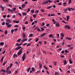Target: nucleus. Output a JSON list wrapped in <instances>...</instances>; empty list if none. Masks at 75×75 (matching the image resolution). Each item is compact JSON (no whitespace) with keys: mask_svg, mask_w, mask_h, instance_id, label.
<instances>
[{"mask_svg":"<svg viewBox=\"0 0 75 75\" xmlns=\"http://www.w3.org/2000/svg\"><path fill=\"white\" fill-rule=\"evenodd\" d=\"M48 2L47 1H44L42 3V4L45 5L46 4H48Z\"/></svg>","mask_w":75,"mask_h":75,"instance_id":"obj_1","label":"nucleus"},{"mask_svg":"<svg viewBox=\"0 0 75 75\" xmlns=\"http://www.w3.org/2000/svg\"><path fill=\"white\" fill-rule=\"evenodd\" d=\"M6 21L7 22H8V23H12V21H11L10 19H7L6 20Z\"/></svg>","mask_w":75,"mask_h":75,"instance_id":"obj_2","label":"nucleus"},{"mask_svg":"<svg viewBox=\"0 0 75 75\" xmlns=\"http://www.w3.org/2000/svg\"><path fill=\"white\" fill-rule=\"evenodd\" d=\"M65 27H66V28H68V29H70V28H71V27H70V26L68 25H66L65 26Z\"/></svg>","mask_w":75,"mask_h":75,"instance_id":"obj_3","label":"nucleus"},{"mask_svg":"<svg viewBox=\"0 0 75 75\" xmlns=\"http://www.w3.org/2000/svg\"><path fill=\"white\" fill-rule=\"evenodd\" d=\"M8 11L9 12H11V13H13V10H11L10 8H8Z\"/></svg>","mask_w":75,"mask_h":75,"instance_id":"obj_4","label":"nucleus"},{"mask_svg":"<svg viewBox=\"0 0 75 75\" xmlns=\"http://www.w3.org/2000/svg\"><path fill=\"white\" fill-rule=\"evenodd\" d=\"M21 48V46H19L17 47L15 50H20Z\"/></svg>","mask_w":75,"mask_h":75,"instance_id":"obj_5","label":"nucleus"},{"mask_svg":"<svg viewBox=\"0 0 75 75\" xmlns=\"http://www.w3.org/2000/svg\"><path fill=\"white\" fill-rule=\"evenodd\" d=\"M22 36L23 38H25V35L24 33H23L22 34Z\"/></svg>","mask_w":75,"mask_h":75,"instance_id":"obj_6","label":"nucleus"},{"mask_svg":"<svg viewBox=\"0 0 75 75\" xmlns=\"http://www.w3.org/2000/svg\"><path fill=\"white\" fill-rule=\"evenodd\" d=\"M3 1L5 3H8V0H3Z\"/></svg>","mask_w":75,"mask_h":75,"instance_id":"obj_7","label":"nucleus"},{"mask_svg":"<svg viewBox=\"0 0 75 75\" xmlns=\"http://www.w3.org/2000/svg\"><path fill=\"white\" fill-rule=\"evenodd\" d=\"M46 35V33H43L41 35V37H43Z\"/></svg>","mask_w":75,"mask_h":75,"instance_id":"obj_8","label":"nucleus"},{"mask_svg":"<svg viewBox=\"0 0 75 75\" xmlns=\"http://www.w3.org/2000/svg\"><path fill=\"white\" fill-rule=\"evenodd\" d=\"M3 59H4V57H2L1 60V62H3Z\"/></svg>","mask_w":75,"mask_h":75,"instance_id":"obj_9","label":"nucleus"},{"mask_svg":"<svg viewBox=\"0 0 75 75\" xmlns=\"http://www.w3.org/2000/svg\"><path fill=\"white\" fill-rule=\"evenodd\" d=\"M67 61L66 60H64V61L63 62H64V65H65L66 64H67Z\"/></svg>","mask_w":75,"mask_h":75,"instance_id":"obj_10","label":"nucleus"},{"mask_svg":"<svg viewBox=\"0 0 75 75\" xmlns=\"http://www.w3.org/2000/svg\"><path fill=\"white\" fill-rule=\"evenodd\" d=\"M56 25L57 27H60V25H59V24L57 23L56 24Z\"/></svg>","mask_w":75,"mask_h":75,"instance_id":"obj_11","label":"nucleus"},{"mask_svg":"<svg viewBox=\"0 0 75 75\" xmlns=\"http://www.w3.org/2000/svg\"><path fill=\"white\" fill-rule=\"evenodd\" d=\"M25 6V4H23L22 5L21 7L22 8H24Z\"/></svg>","mask_w":75,"mask_h":75,"instance_id":"obj_12","label":"nucleus"},{"mask_svg":"<svg viewBox=\"0 0 75 75\" xmlns=\"http://www.w3.org/2000/svg\"><path fill=\"white\" fill-rule=\"evenodd\" d=\"M61 35L62 37H64V33H62L61 34Z\"/></svg>","mask_w":75,"mask_h":75,"instance_id":"obj_13","label":"nucleus"},{"mask_svg":"<svg viewBox=\"0 0 75 75\" xmlns=\"http://www.w3.org/2000/svg\"><path fill=\"white\" fill-rule=\"evenodd\" d=\"M8 68H7V69L6 70V72H7V74H8L9 71H8V69H9Z\"/></svg>","mask_w":75,"mask_h":75,"instance_id":"obj_14","label":"nucleus"},{"mask_svg":"<svg viewBox=\"0 0 75 75\" xmlns=\"http://www.w3.org/2000/svg\"><path fill=\"white\" fill-rule=\"evenodd\" d=\"M4 44V42H1L0 43V45H2L3 46V45Z\"/></svg>","mask_w":75,"mask_h":75,"instance_id":"obj_15","label":"nucleus"},{"mask_svg":"<svg viewBox=\"0 0 75 75\" xmlns=\"http://www.w3.org/2000/svg\"><path fill=\"white\" fill-rule=\"evenodd\" d=\"M7 62V61H6L3 64V66H4L5 65H6V64Z\"/></svg>","mask_w":75,"mask_h":75,"instance_id":"obj_16","label":"nucleus"},{"mask_svg":"<svg viewBox=\"0 0 75 75\" xmlns=\"http://www.w3.org/2000/svg\"><path fill=\"white\" fill-rule=\"evenodd\" d=\"M10 27H11V24H9L7 26V27L10 28Z\"/></svg>","mask_w":75,"mask_h":75,"instance_id":"obj_17","label":"nucleus"},{"mask_svg":"<svg viewBox=\"0 0 75 75\" xmlns=\"http://www.w3.org/2000/svg\"><path fill=\"white\" fill-rule=\"evenodd\" d=\"M1 72H6V71H5V70H4L3 69H2L1 70Z\"/></svg>","mask_w":75,"mask_h":75,"instance_id":"obj_18","label":"nucleus"},{"mask_svg":"<svg viewBox=\"0 0 75 75\" xmlns=\"http://www.w3.org/2000/svg\"><path fill=\"white\" fill-rule=\"evenodd\" d=\"M13 57L14 58H15L16 57H17V55L16 54H15L13 55Z\"/></svg>","mask_w":75,"mask_h":75,"instance_id":"obj_19","label":"nucleus"},{"mask_svg":"<svg viewBox=\"0 0 75 75\" xmlns=\"http://www.w3.org/2000/svg\"><path fill=\"white\" fill-rule=\"evenodd\" d=\"M39 67H40V68H42V64H39Z\"/></svg>","mask_w":75,"mask_h":75,"instance_id":"obj_20","label":"nucleus"},{"mask_svg":"<svg viewBox=\"0 0 75 75\" xmlns=\"http://www.w3.org/2000/svg\"><path fill=\"white\" fill-rule=\"evenodd\" d=\"M68 9L69 11H71L72 10V8H68Z\"/></svg>","mask_w":75,"mask_h":75,"instance_id":"obj_21","label":"nucleus"},{"mask_svg":"<svg viewBox=\"0 0 75 75\" xmlns=\"http://www.w3.org/2000/svg\"><path fill=\"white\" fill-rule=\"evenodd\" d=\"M31 69V68L29 67L28 68V69H27V72H29L30 70Z\"/></svg>","mask_w":75,"mask_h":75,"instance_id":"obj_22","label":"nucleus"},{"mask_svg":"<svg viewBox=\"0 0 75 75\" xmlns=\"http://www.w3.org/2000/svg\"><path fill=\"white\" fill-rule=\"evenodd\" d=\"M25 58V57H22V61H24Z\"/></svg>","mask_w":75,"mask_h":75,"instance_id":"obj_23","label":"nucleus"},{"mask_svg":"<svg viewBox=\"0 0 75 75\" xmlns=\"http://www.w3.org/2000/svg\"><path fill=\"white\" fill-rule=\"evenodd\" d=\"M32 70L33 71H35V69L34 67H32Z\"/></svg>","mask_w":75,"mask_h":75,"instance_id":"obj_24","label":"nucleus"},{"mask_svg":"<svg viewBox=\"0 0 75 75\" xmlns=\"http://www.w3.org/2000/svg\"><path fill=\"white\" fill-rule=\"evenodd\" d=\"M23 16H26V15H27V13H25V12H23Z\"/></svg>","mask_w":75,"mask_h":75,"instance_id":"obj_25","label":"nucleus"},{"mask_svg":"<svg viewBox=\"0 0 75 75\" xmlns=\"http://www.w3.org/2000/svg\"><path fill=\"white\" fill-rule=\"evenodd\" d=\"M52 7V6H49V7H48L47 8V9H50V8H51Z\"/></svg>","mask_w":75,"mask_h":75,"instance_id":"obj_26","label":"nucleus"},{"mask_svg":"<svg viewBox=\"0 0 75 75\" xmlns=\"http://www.w3.org/2000/svg\"><path fill=\"white\" fill-rule=\"evenodd\" d=\"M21 53H20L19 52H18V56H19V55H21Z\"/></svg>","mask_w":75,"mask_h":75,"instance_id":"obj_27","label":"nucleus"},{"mask_svg":"<svg viewBox=\"0 0 75 75\" xmlns=\"http://www.w3.org/2000/svg\"><path fill=\"white\" fill-rule=\"evenodd\" d=\"M31 13H32L33 14L34 13V11L33 10H32L31 11H30Z\"/></svg>","mask_w":75,"mask_h":75,"instance_id":"obj_28","label":"nucleus"},{"mask_svg":"<svg viewBox=\"0 0 75 75\" xmlns=\"http://www.w3.org/2000/svg\"><path fill=\"white\" fill-rule=\"evenodd\" d=\"M5 34L6 35H7V30H5Z\"/></svg>","mask_w":75,"mask_h":75,"instance_id":"obj_29","label":"nucleus"},{"mask_svg":"<svg viewBox=\"0 0 75 75\" xmlns=\"http://www.w3.org/2000/svg\"><path fill=\"white\" fill-rule=\"evenodd\" d=\"M23 52L22 50H19V52L20 53H21V54H22V52Z\"/></svg>","mask_w":75,"mask_h":75,"instance_id":"obj_30","label":"nucleus"},{"mask_svg":"<svg viewBox=\"0 0 75 75\" xmlns=\"http://www.w3.org/2000/svg\"><path fill=\"white\" fill-rule=\"evenodd\" d=\"M69 62L70 64H72V61L71 60H69Z\"/></svg>","mask_w":75,"mask_h":75,"instance_id":"obj_31","label":"nucleus"},{"mask_svg":"<svg viewBox=\"0 0 75 75\" xmlns=\"http://www.w3.org/2000/svg\"><path fill=\"white\" fill-rule=\"evenodd\" d=\"M16 8H13V11H16Z\"/></svg>","mask_w":75,"mask_h":75,"instance_id":"obj_32","label":"nucleus"},{"mask_svg":"<svg viewBox=\"0 0 75 75\" xmlns=\"http://www.w3.org/2000/svg\"><path fill=\"white\" fill-rule=\"evenodd\" d=\"M41 30L42 31H44V29L42 28H41Z\"/></svg>","mask_w":75,"mask_h":75,"instance_id":"obj_33","label":"nucleus"},{"mask_svg":"<svg viewBox=\"0 0 75 75\" xmlns=\"http://www.w3.org/2000/svg\"><path fill=\"white\" fill-rule=\"evenodd\" d=\"M33 36V35L32 34H30V35H29L30 37H32Z\"/></svg>","mask_w":75,"mask_h":75,"instance_id":"obj_34","label":"nucleus"},{"mask_svg":"<svg viewBox=\"0 0 75 75\" xmlns=\"http://www.w3.org/2000/svg\"><path fill=\"white\" fill-rule=\"evenodd\" d=\"M37 30L38 31H41V30H40V29L39 28H37Z\"/></svg>","mask_w":75,"mask_h":75,"instance_id":"obj_35","label":"nucleus"},{"mask_svg":"<svg viewBox=\"0 0 75 75\" xmlns=\"http://www.w3.org/2000/svg\"><path fill=\"white\" fill-rule=\"evenodd\" d=\"M69 1L68 2L69 4H70L71 3V0H69Z\"/></svg>","mask_w":75,"mask_h":75,"instance_id":"obj_36","label":"nucleus"},{"mask_svg":"<svg viewBox=\"0 0 75 75\" xmlns=\"http://www.w3.org/2000/svg\"><path fill=\"white\" fill-rule=\"evenodd\" d=\"M21 41V39H19L17 40V42H20Z\"/></svg>","mask_w":75,"mask_h":75,"instance_id":"obj_37","label":"nucleus"},{"mask_svg":"<svg viewBox=\"0 0 75 75\" xmlns=\"http://www.w3.org/2000/svg\"><path fill=\"white\" fill-rule=\"evenodd\" d=\"M44 68L45 69H48V68H47V67H46V66H44Z\"/></svg>","mask_w":75,"mask_h":75,"instance_id":"obj_38","label":"nucleus"},{"mask_svg":"<svg viewBox=\"0 0 75 75\" xmlns=\"http://www.w3.org/2000/svg\"><path fill=\"white\" fill-rule=\"evenodd\" d=\"M57 62H55L54 63V65L55 66V65H57Z\"/></svg>","mask_w":75,"mask_h":75,"instance_id":"obj_39","label":"nucleus"},{"mask_svg":"<svg viewBox=\"0 0 75 75\" xmlns=\"http://www.w3.org/2000/svg\"><path fill=\"white\" fill-rule=\"evenodd\" d=\"M2 25H5V22H4L2 23Z\"/></svg>","mask_w":75,"mask_h":75,"instance_id":"obj_40","label":"nucleus"},{"mask_svg":"<svg viewBox=\"0 0 75 75\" xmlns=\"http://www.w3.org/2000/svg\"><path fill=\"white\" fill-rule=\"evenodd\" d=\"M33 17L34 18H36V15L33 14Z\"/></svg>","mask_w":75,"mask_h":75,"instance_id":"obj_41","label":"nucleus"},{"mask_svg":"<svg viewBox=\"0 0 75 75\" xmlns=\"http://www.w3.org/2000/svg\"><path fill=\"white\" fill-rule=\"evenodd\" d=\"M13 32H14V30L12 29L11 30V33L12 34H13Z\"/></svg>","mask_w":75,"mask_h":75,"instance_id":"obj_42","label":"nucleus"},{"mask_svg":"<svg viewBox=\"0 0 75 75\" xmlns=\"http://www.w3.org/2000/svg\"><path fill=\"white\" fill-rule=\"evenodd\" d=\"M45 25V23H42V26H44V25Z\"/></svg>","mask_w":75,"mask_h":75,"instance_id":"obj_43","label":"nucleus"},{"mask_svg":"<svg viewBox=\"0 0 75 75\" xmlns=\"http://www.w3.org/2000/svg\"><path fill=\"white\" fill-rule=\"evenodd\" d=\"M70 17L69 16H67V19H68L69 20V18Z\"/></svg>","mask_w":75,"mask_h":75,"instance_id":"obj_44","label":"nucleus"},{"mask_svg":"<svg viewBox=\"0 0 75 75\" xmlns=\"http://www.w3.org/2000/svg\"><path fill=\"white\" fill-rule=\"evenodd\" d=\"M42 52H43V53H45V54H47V52L45 51H42Z\"/></svg>","mask_w":75,"mask_h":75,"instance_id":"obj_45","label":"nucleus"},{"mask_svg":"<svg viewBox=\"0 0 75 75\" xmlns=\"http://www.w3.org/2000/svg\"><path fill=\"white\" fill-rule=\"evenodd\" d=\"M30 11V9L28 8V10L27 11V13H28V12L29 11Z\"/></svg>","mask_w":75,"mask_h":75,"instance_id":"obj_46","label":"nucleus"},{"mask_svg":"<svg viewBox=\"0 0 75 75\" xmlns=\"http://www.w3.org/2000/svg\"><path fill=\"white\" fill-rule=\"evenodd\" d=\"M28 23V21H26L25 23V24H27Z\"/></svg>","mask_w":75,"mask_h":75,"instance_id":"obj_47","label":"nucleus"},{"mask_svg":"<svg viewBox=\"0 0 75 75\" xmlns=\"http://www.w3.org/2000/svg\"><path fill=\"white\" fill-rule=\"evenodd\" d=\"M53 35H52V34H51L49 35V37H52Z\"/></svg>","mask_w":75,"mask_h":75,"instance_id":"obj_48","label":"nucleus"},{"mask_svg":"<svg viewBox=\"0 0 75 75\" xmlns=\"http://www.w3.org/2000/svg\"><path fill=\"white\" fill-rule=\"evenodd\" d=\"M47 2H49V3H51V2H52V1L50 0H47Z\"/></svg>","mask_w":75,"mask_h":75,"instance_id":"obj_49","label":"nucleus"},{"mask_svg":"<svg viewBox=\"0 0 75 75\" xmlns=\"http://www.w3.org/2000/svg\"><path fill=\"white\" fill-rule=\"evenodd\" d=\"M40 71H37L36 73V74H38V73H40Z\"/></svg>","mask_w":75,"mask_h":75,"instance_id":"obj_50","label":"nucleus"},{"mask_svg":"<svg viewBox=\"0 0 75 75\" xmlns=\"http://www.w3.org/2000/svg\"><path fill=\"white\" fill-rule=\"evenodd\" d=\"M28 46H30V44H28L26 46V47H28Z\"/></svg>","mask_w":75,"mask_h":75,"instance_id":"obj_51","label":"nucleus"},{"mask_svg":"<svg viewBox=\"0 0 75 75\" xmlns=\"http://www.w3.org/2000/svg\"><path fill=\"white\" fill-rule=\"evenodd\" d=\"M58 5H59V6H61V3H59L58 4Z\"/></svg>","mask_w":75,"mask_h":75,"instance_id":"obj_52","label":"nucleus"},{"mask_svg":"<svg viewBox=\"0 0 75 75\" xmlns=\"http://www.w3.org/2000/svg\"><path fill=\"white\" fill-rule=\"evenodd\" d=\"M27 3H28V2H27V1H25L24 2V4H27Z\"/></svg>","mask_w":75,"mask_h":75,"instance_id":"obj_53","label":"nucleus"},{"mask_svg":"<svg viewBox=\"0 0 75 75\" xmlns=\"http://www.w3.org/2000/svg\"><path fill=\"white\" fill-rule=\"evenodd\" d=\"M55 75H59V74H58V73H55Z\"/></svg>","mask_w":75,"mask_h":75,"instance_id":"obj_54","label":"nucleus"},{"mask_svg":"<svg viewBox=\"0 0 75 75\" xmlns=\"http://www.w3.org/2000/svg\"><path fill=\"white\" fill-rule=\"evenodd\" d=\"M39 39V38H38L36 40V42H37L38 41V40Z\"/></svg>","mask_w":75,"mask_h":75,"instance_id":"obj_55","label":"nucleus"},{"mask_svg":"<svg viewBox=\"0 0 75 75\" xmlns=\"http://www.w3.org/2000/svg\"><path fill=\"white\" fill-rule=\"evenodd\" d=\"M23 30H24H24H25V27H23Z\"/></svg>","mask_w":75,"mask_h":75,"instance_id":"obj_56","label":"nucleus"},{"mask_svg":"<svg viewBox=\"0 0 75 75\" xmlns=\"http://www.w3.org/2000/svg\"><path fill=\"white\" fill-rule=\"evenodd\" d=\"M39 11L38 10L36 11H35V13H38Z\"/></svg>","mask_w":75,"mask_h":75,"instance_id":"obj_57","label":"nucleus"},{"mask_svg":"<svg viewBox=\"0 0 75 75\" xmlns=\"http://www.w3.org/2000/svg\"><path fill=\"white\" fill-rule=\"evenodd\" d=\"M27 40V39H25L23 40V42L26 41Z\"/></svg>","mask_w":75,"mask_h":75,"instance_id":"obj_58","label":"nucleus"},{"mask_svg":"<svg viewBox=\"0 0 75 75\" xmlns=\"http://www.w3.org/2000/svg\"><path fill=\"white\" fill-rule=\"evenodd\" d=\"M4 8L3 7L2 8V11H4Z\"/></svg>","mask_w":75,"mask_h":75,"instance_id":"obj_59","label":"nucleus"},{"mask_svg":"<svg viewBox=\"0 0 75 75\" xmlns=\"http://www.w3.org/2000/svg\"><path fill=\"white\" fill-rule=\"evenodd\" d=\"M6 52V51H4L3 52H2L3 54H4V53Z\"/></svg>","mask_w":75,"mask_h":75,"instance_id":"obj_60","label":"nucleus"},{"mask_svg":"<svg viewBox=\"0 0 75 75\" xmlns=\"http://www.w3.org/2000/svg\"><path fill=\"white\" fill-rule=\"evenodd\" d=\"M6 25H8V24H9V23H6Z\"/></svg>","mask_w":75,"mask_h":75,"instance_id":"obj_61","label":"nucleus"},{"mask_svg":"<svg viewBox=\"0 0 75 75\" xmlns=\"http://www.w3.org/2000/svg\"><path fill=\"white\" fill-rule=\"evenodd\" d=\"M64 51L65 52H66V53H68V50H65Z\"/></svg>","mask_w":75,"mask_h":75,"instance_id":"obj_62","label":"nucleus"},{"mask_svg":"<svg viewBox=\"0 0 75 75\" xmlns=\"http://www.w3.org/2000/svg\"><path fill=\"white\" fill-rule=\"evenodd\" d=\"M64 11H68V8H67L66 9H65Z\"/></svg>","mask_w":75,"mask_h":75,"instance_id":"obj_63","label":"nucleus"},{"mask_svg":"<svg viewBox=\"0 0 75 75\" xmlns=\"http://www.w3.org/2000/svg\"><path fill=\"white\" fill-rule=\"evenodd\" d=\"M41 11H42V12H44V10L43 9H41Z\"/></svg>","mask_w":75,"mask_h":75,"instance_id":"obj_64","label":"nucleus"}]
</instances>
